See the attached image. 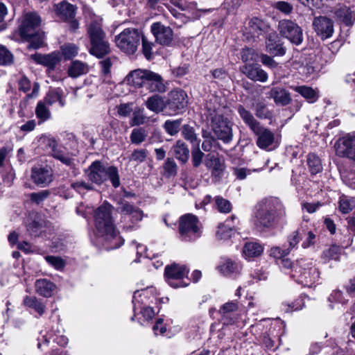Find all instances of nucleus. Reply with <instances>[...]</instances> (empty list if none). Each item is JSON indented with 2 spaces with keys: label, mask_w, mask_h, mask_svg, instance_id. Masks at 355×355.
I'll return each mask as SVG.
<instances>
[{
  "label": "nucleus",
  "mask_w": 355,
  "mask_h": 355,
  "mask_svg": "<svg viewBox=\"0 0 355 355\" xmlns=\"http://www.w3.org/2000/svg\"><path fill=\"white\" fill-rule=\"evenodd\" d=\"M255 209L254 225L261 231L274 228L286 216L285 207L277 198H266L257 203Z\"/></svg>",
  "instance_id": "obj_1"
},
{
  "label": "nucleus",
  "mask_w": 355,
  "mask_h": 355,
  "mask_svg": "<svg viewBox=\"0 0 355 355\" xmlns=\"http://www.w3.org/2000/svg\"><path fill=\"white\" fill-rule=\"evenodd\" d=\"M113 207L109 203H103L96 209L94 214V224L96 234L110 245L107 248H119L123 241L116 229L112 216Z\"/></svg>",
  "instance_id": "obj_2"
},
{
  "label": "nucleus",
  "mask_w": 355,
  "mask_h": 355,
  "mask_svg": "<svg viewBox=\"0 0 355 355\" xmlns=\"http://www.w3.org/2000/svg\"><path fill=\"white\" fill-rule=\"evenodd\" d=\"M40 17L36 13H27L19 28L20 36L30 42L27 46L29 49H37L43 43V34L40 30Z\"/></svg>",
  "instance_id": "obj_3"
},
{
  "label": "nucleus",
  "mask_w": 355,
  "mask_h": 355,
  "mask_svg": "<svg viewBox=\"0 0 355 355\" xmlns=\"http://www.w3.org/2000/svg\"><path fill=\"white\" fill-rule=\"evenodd\" d=\"M207 114L211 120L212 130L217 138L225 144L232 140V125L227 118L225 117L216 108L212 109L211 103L207 104Z\"/></svg>",
  "instance_id": "obj_4"
},
{
  "label": "nucleus",
  "mask_w": 355,
  "mask_h": 355,
  "mask_svg": "<svg viewBox=\"0 0 355 355\" xmlns=\"http://www.w3.org/2000/svg\"><path fill=\"white\" fill-rule=\"evenodd\" d=\"M91 47L89 52L97 58H103L110 53V44L105 38V33L101 25L97 21H92L87 28Z\"/></svg>",
  "instance_id": "obj_5"
},
{
  "label": "nucleus",
  "mask_w": 355,
  "mask_h": 355,
  "mask_svg": "<svg viewBox=\"0 0 355 355\" xmlns=\"http://www.w3.org/2000/svg\"><path fill=\"white\" fill-rule=\"evenodd\" d=\"M291 277L304 286H311L319 278V272L311 261L300 259L295 263Z\"/></svg>",
  "instance_id": "obj_6"
},
{
  "label": "nucleus",
  "mask_w": 355,
  "mask_h": 355,
  "mask_svg": "<svg viewBox=\"0 0 355 355\" xmlns=\"http://www.w3.org/2000/svg\"><path fill=\"white\" fill-rule=\"evenodd\" d=\"M201 224L198 217L192 214L182 216L178 220L180 239L190 242L198 239L202 234Z\"/></svg>",
  "instance_id": "obj_7"
},
{
  "label": "nucleus",
  "mask_w": 355,
  "mask_h": 355,
  "mask_svg": "<svg viewBox=\"0 0 355 355\" xmlns=\"http://www.w3.org/2000/svg\"><path fill=\"white\" fill-rule=\"evenodd\" d=\"M141 33L135 28H125L115 37L116 45L124 53L132 55L137 49Z\"/></svg>",
  "instance_id": "obj_8"
},
{
  "label": "nucleus",
  "mask_w": 355,
  "mask_h": 355,
  "mask_svg": "<svg viewBox=\"0 0 355 355\" xmlns=\"http://www.w3.org/2000/svg\"><path fill=\"white\" fill-rule=\"evenodd\" d=\"M189 270L184 265L173 263L165 268L164 275L168 284L173 288L186 287L189 284L184 281L187 277Z\"/></svg>",
  "instance_id": "obj_9"
},
{
  "label": "nucleus",
  "mask_w": 355,
  "mask_h": 355,
  "mask_svg": "<svg viewBox=\"0 0 355 355\" xmlns=\"http://www.w3.org/2000/svg\"><path fill=\"white\" fill-rule=\"evenodd\" d=\"M277 30L279 34L295 45H300L303 42V32L301 27L290 19L279 21Z\"/></svg>",
  "instance_id": "obj_10"
},
{
  "label": "nucleus",
  "mask_w": 355,
  "mask_h": 355,
  "mask_svg": "<svg viewBox=\"0 0 355 355\" xmlns=\"http://www.w3.org/2000/svg\"><path fill=\"white\" fill-rule=\"evenodd\" d=\"M48 146L51 149V155L53 158L70 168L75 166V155L67 151L65 148L58 145L54 139H49L48 140Z\"/></svg>",
  "instance_id": "obj_11"
},
{
  "label": "nucleus",
  "mask_w": 355,
  "mask_h": 355,
  "mask_svg": "<svg viewBox=\"0 0 355 355\" xmlns=\"http://www.w3.org/2000/svg\"><path fill=\"white\" fill-rule=\"evenodd\" d=\"M336 154L346 157L355 162V135H347L337 140L335 144Z\"/></svg>",
  "instance_id": "obj_12"
},
{
  "label": "nucleus",
  "mask_w": 355,
  "mask_h": 355,
  "mask_svg": "<svg viewBox=\"0 0 355 355\" xmlns=\"http://www.w3.org/2000/svg\"><path fill=\"white\" fill-rule=\"evenodd\" d=\"M24 223L26 232L31 237H38L45 230L46 220L37 213L29 214Z\"/></svg>",
  "instance_id": "obj_13"
},
{
  "label": "nucleus",
  "mask_w": 355,
  "mask_h": 355,
  "mask_svg": "<svg viewBox=\"0 0 355 355\" xmlns=\"http://www.w3.org/2000/svg\"><path fill=\"white\" fill-rule=\"evenodd\" d=\"M150 31L155 41L164 46H168L173 40V31L170 26H165L161 22H155L150 26Z\"/></svg>",
  "instance_id": "obj_14"
},
{
  "label": "nucleus",
  "mask_w": 355,
  "mask_h": 355,
  "mask_svg": "<svg viewBox=\"0 0 355 355\" xmlns=\"http://www.w3.org/2000/svg\"><path fill=\"white\" fill-rule=\"evenodd\" d=\"M312 26L317 35L322 40L329 38L333 35L334 31V22L325 16L314 17Z\"/></svg>",
  "instance_id": "obj_15"
},
{
  "label": "nucleus",
  "mask_w": 355,
  "mask_h": 355,
  "mask_svg": "<svg viewBox=\"0 0 355 355\" xmlns=\"http://www.w3.org/2000/svg\"><path fill=\"white\" fill-rule=\"evenodd\" d=\"M31 179L37 185L47 186L53 180V171L47 166H35L31 170Z\"/></svg>",
  "instance_id": "obj_16"
},
{
  "label": "nucleus",
  "mask_w": 355,
  "mask_h": 355,
  "mask_svg": "<svg viewBox=\"0 0 355 355\" xmlns=\"http://www.w3.org/2000/svg\"><path fill=\"white\" fill-rule=\"evenodd\" d=\"M239 308L238 303L234 301L226 302L220 306L219 313L223 324H232L237 320Z\"/></svg>",
  "instance_id": "obj_17"
},
{
  "label": "nucleus",
  "mask_w": 355,
  "mask_h": 355,
  "mask_svg": "<svg viewBox=\"0 0 355 355\" xmlns=\"http://www.w3.org/2000/svg\"><path fill=\"white\" fill-rule=\"evenodd\" d=\"M107 168L99 161L92 162L87 170L89 180L96 184H103L106 181Z\"/></svg>",
  "instance_id": "obj_18"
},
{
  "label": "nucleus",
  "mask_w": 355,
  "mask_h": 355,
  "mask_svg": "<svg viewBox=\"0 0 355 355\" xmlns=\"http://www.w3.org/2000/svg\"><path fill=\"white\" fill-rule=\"evenodd\" d=\"M187 95L182 89L173 90L168 94L166 107L173 112L183 109L187 104Z\"/></svg>",
  "instance_id": "obj_19"
},
{
  "label": "nucleus",
  "mask_w": 355,
  "mask_h": 355,
  "mask_svg": "<svg viewBox=\"0 0 355 355\" xmlns=\"http://www.w3.org/2000/svg\"><path fill=\"white\" fill-rule=\"evenodd\" d=\"M252 131L257 137L256 144L260 148L267 149L273 144L275 140L274 134L261 124Z\"/></svg>",
  "instance_id": "obj_20"
},
{
  "label": "nucleus",
  "mask_w": 355,
  "mask_h": 355,
  "mask_svg": "<svg viewBox=\"0 0 355 355\" xmlns=\"http://www.w3.org/2000/svg\"><path fill=\"white\" fill-rule=\"evenodd\" d=\"M266 46L267 51L273 56H283L286 53V49L275 32L268 35Z\"/></svg>",
  "instance_id": "obj_21"
},
{
  "label": "nucleus",
  "mask_w": 355,
  "mask_h": 355,
  "mask_svg": "<svg viewBox=\"0 0 355 355\" xmlns=\"http://www.w3.org/2000/svg\"><path fill=\"white\" fill-rule=\"evenodd\" d=\"M205 165L211 171V175L220 178L225 168V162L214 154L209 153L205 159Z\"/></svg>",
  "instance_id": "obj_22"
},
{
  "label": "nucleus",
  "mask_w": 355,
  "mask_h": 355,
  "mask_svg": "<svg viewBox=\"0 0 355 355\" xmlns=\"http://www.w3.org/2000/svg\"><path fill=\"white\" fill-rule=\"evenodd\" d=\"M241 71L248 78L254 81L265 83L268 78L267 73L258 64H245Z\"/></svg>",
  "instance_id": "obj_23"
},
{
  "label": "nucleus",
  "mask_w": 355,
  "mask_h": 355,
  "mask_svg": "<svg viewBox=\"0 0 355 355\" xmlns=\"http://www.w3.org/2000/svg\"><path fill=\"white\" fill-rule=\"evenodd\" d=\"M119 209L121 213L125 218L128 217L133 224L140 222L144 216L142 210L126 201L122 202Z\"/></svg>",
  "instance_id": "obj_24"
},
{
  "label": "nucleus",
  "mask_w": 355,
  "mask_h": 355,
  "mask_svg": "<svg viewBox=\"0 0 355 355\" xmlns=\"http://www.w3.org/2000/svg\"><path fill=\"white\" fill-rule=\"evenodd\" d=\"M77 8L68 3L62 1L54 5V10L58 17L63 21H70L75 18Z\"/></svg>",
  "instance_id": "obj_25"
},
{
  "label": "nucleus",
  "mask_w": 355,
  "mask_h": 355,
  "mask_svg": "<svg viewBox=\"0 0 355 355\" xmlns=\"http://www.w3.org/2000/svg\"><path fill=\"white\" fill-rule=\"evenodd\" d=\"M32 58L38 64L47 67L49 70L55 69L61 60L60 53L54 51L47 55L35 54Z\"/></svg>",
  "instance_id": "obj_26"
},
{
  "label": "nucleus",
  "mask_w": 355,
  "mask_h": 355,
  "mask_svg": "<svg viewBox=\"0 0 355 355\" xmlns=\"http://www.w3.org/2000/svg\"><path fill=\"white\" fill-rule=\"evenodd\" d=\"M149 70L136 69L130 71L125 80L129 85L137 88H144Z\"/></svg>",
  "instance_id": "obj_27"
},
{
  "label": "nucleus",
  "mask_w": 355,
  "mask_h": 355,
  "mask_svg": "<svg viewBox=\"0 0 355 355\" xmlns=\"http://www.w3.org/2000/svg\"><path fill=\"white\" fill-rule=\"evenodd\" d=\"M144 88L150 92H164L166 86L160 75L149 71Z\"/></svg>",
  "instance_id": "obj_28"
},
{
  "label": "nucleus",
  "mask_w": 355,
  "mask_h": 355,
  "mask_svg": "<svg viewBox=\"0 0 355 355\" xmlns=\"http://www.w3.org/2000/svg\"><path fill=\"white\" fill-rule=\"evenodd\" d=\"M217 269L224 276L234 277L241 270V264L230 259H224L217 266Z\"/></svg>",
  "instance_id": "obj_29"
},
{
  "label": "nucleus",
  "mask_w": 355,
  "mask_h": 355,
  "mask_svg": "<svg viewBox=\"0 0 355 355\" xmlns=\"http://www.w3.org/2000/svg\"><path fill=\"white\" fill-rule=\"evenodd\" d=\"M23 304L33 310L37 314V318L42 316L46 311V304L42 300L38 299L35 296L26 295L23 299Z\"/></svg>",
  "instance_id": "obj_30"
},
{
  "label": "nucleus",
  "mask_w": 355,
  "mask_h": 355,
  "mask_svg": "<svg viewBox=\"0 0 355 355\" xmlns=\"http://www.w3.org/2000/svg\"><path fill=\"white\" fill-rule=\"evenodd\" d=\"M334 15L346 26H351L355 21V14L349 7L345 5H339L335 8Z\"/></svg>",
  "instance_id": "obj_31"
},
{
  "label": "nucleus",
  "mask_w": 355,
  "mask_h": 355,
  "mask_svg": "<svg viewBox=\"0 0 355 355\" xmlns=\"http://www.w3.org/2000/svg\"><path fill=\"white\" fill-rule=\"evenodd\" d=\"M237 220V218L232 215L231 217L225 220L224 223H220L218 226L216 231V237L219 239H227L232 236L234 232V226L231 225L230 222L234 223Z\"/></svg>",
  "instance_id": "obj_32"
},
{
  "label": "nucleus",
  "mask_w": 355,
  "mask_h": 355,
  "mask_svg": "<svg viewBox=\"0 0 355 355\" xmlns=\"http://www.w3.org/2000/svg\"><path fill=\"white\" fill-rule=\"evenodd\" d=\"M35 287L37 294L44 297H49L52 295L55 285L49 279H40L36 280Z\"/></svg>",
  "instance_id": "obj_33"
},
{
  "label": "nucleus",
  "mask_w": 355,
  "mask_h": 355,
  "mask_svg": "<svg viewBox=\"0 0 355 355\" xmlns=\"http://www.w3.org/2000/svg\"><path fill=\"white\" fill-rule=\"evenodd\" d=\"M63 91L62 89L58 87L50 89L44 99L43 102H45L48 106L52 105L54 103L58 102L60 107H63L66 103L63 99Z\"/></svg>",
  "instance_id": "obj_34"
},
{
  "label": "nucleus",
  "mask_w": 355,
  "mask_h": 355,
  "mask_svg": "<svg viewBox=\"0 0 355 355\" xmlns=\"http://www.w3.org/2000/svg\"><path fill=\"white\" fill-rule=\"evenodd\" d=\"M236 110L239 114V116L243 121L251 130H253L261 123L254 117L253 114L244 107L242 105H239L236 107Z\"/></svg>",
  "instance_id": "obj_35"
},
{
  "label": "nucleus",
  "mask_w": 355,
  "mask_h": 355,
  "mask_svg": "<svg viewBox=\"0 0 355 355\" xmlns=\"http://www.w3.org/2000/svg\"><path fill=\"white\" fill-rule=\"evenodd\" d=\"M173 154L182 163H186L189 158V149L182 140H178L173 146Z\"/></svg>",
  "instance_id": "obj_36"
},
{
  "label": "nucleus",
  "mask_w": 355,
  "mask_h": 355,
  "mask_svg": "<svg viewBox=\"0 0 355 355\" xmlns=\"http://www.w3.org/2000/svg\"><path fill=\"white\" fill-rule=\"evenodd\" d=\"M270 96L277 104L286 105L291 101L290 93L280 87L272 88L270 91Z\"/></svg>",
  "instance_id": "obj_37"
},
{
  "label": "nucleus",
  "mask_w": 355,
  "mask_h": 355,
  "mask_svg": "<svg viewBox=\"0 0 355 355\" xmlns=\"http://www.w3.org/2000/svg\"><path fill=\"white\" fill-rule=\"evenodd\" d=\"M88 65L79 60L72 61L68 69V74L70 77L77 78L88 72Z\"/></svg>",
  "instance_id": "obj_38"
},
{
  "label": "nucleus",
  "mask_w": 355,
  "mask_h": 355,
  "mask_svg": "<svg viewBox=\"0 0 355 355\" xmlns=\"http://www.w3.org/2000/svg\"><path fill=\"white\" fill-rule=\"evenodd\" d=\"M248 26L250 31L257 36L266 33L270 28L267 22L258 17H252L250 20Z\"/></svg>",
  "instance_id": "obj_39"
},
{
  "label": "nucleus",
  "mask_w": 355,
  "mask_h": 355,
  "mask_svg": "<svg viewBox=\"0 0 355 355\" xmlns=\"http://www.w3.org/2000/svg\"><path fill=\"white\" fill-rule=\"evenodd\" d=\"M293 89L311 103H315L319 98L318 91L308 86H297Z\"/></svg>",
  "instance_id": "obj_40"
},
{
  "label": "nucleus",
  "mask_w": 355,
  "mask_h": 355,
  "mask_svg": "<svg viewBox=\"0 0 355 355\" xmlns=\"http://www.w3.org/2000/svg\"><path fill=\"white\" fill-rule=\"evenodd\" d=\"M49 106L42 101H38L35 107V115L38 119V123L41 124L51 118V113L49 108Z\"/></svg>",
  "instance_id": "obj_41"
},
{
  "label": "nucleus",
  "mask_w": 355,
  "mask_h": 355,
  "mask_svg": "<svg viewBox=\"0 0 355 355\" xmlns=\"http://www.w3.org/2000/svg\"><path fill=\"white\" fill-rule=\"evenodd\" d=\"M146 105L150 110L158 113L166 107V102L161 96L153 95L148 98Z\"/></svg>",
  "instance_id": "obj_42"
},
{
  "label": "nucleus",
  "mask_w": 355,
  "mask_h": 355,
  "mask_svg": "<svg viewBox=\"0 0 355 355\" xmlns=\"http://www.w3.org/2000/svg\"><path fill=\"white\" fill-rule=\"evenodd\" d=\"M263 247L258 243L250 242L245 243L243 247V252L246 257H256L263 252Z\"/></svg>",
  "instance_id": "obj_43"
},
{
  "label": "nucleus",
  "mask_w": 355,
  "mask_h": 355,
  "mask_svg": "<svg viewBox=\"0 0 355 355\" xmlns=\"http://www.w3.org/2000/svg\"><path fill=\"white\" fill-rule=\"evenodd\" d=\"M182 135L192 146L200 144V139L198 137L197 134L193 127L189 125H184L182 128Z\"/></svg>",
  "instance_id": "obj_44"
},
{
  "label": "nucleus",
  "mask_w": 355,
  "mask_h": 355,
  "mask_svg": "<svg viewBox=\"0 0 355 355\" xmlns=\"http://www.w3.org/2000/svg\"><path fill=\"white\" fill-rule=\"evenodd\" d=\"M307 164L310 173L315 175L322 170V165L320 158L314 153H309L307 156Z\"/></svg>",
  "instance_id": "obj_45"
},
{
  "label": "nucleus",
  "mask_w": 355,
  "mask_h": 355,
  "mask_svg": "<svg viewBox=\"0 0 355 355\" xmlns=\"http://www.w3.org/2000/svg\"><path fill=\"white\" fill-rule=\"evenodd\" d=\"M306 235V230L303 227H300L297 229L296 230L292 232L288 236V243L289 247L288 248L290 250L294 248H295L299 242Z\"/></svg>",
  "instance_id": "obj_46"
},
{
  "label": "nucleus",
  "mask_w": 355,
  "mask_h": 355,
  "mask_svg": "<svg viewBox=\"0 0 355 355\" xmlns=\"http://www.w3.org/2000/svg\"><path fill=\"white\" fill-rule=\"evenodd\" d=\"M255 115L261 119H270L272 117V112L270 111L268 105L263 102H258L254 107Z\"/></svg>",
  "instance_id": "obj_47"
},
{
  "label": "nucleus",
  "mask_w": 355,
  "mask_h": 355,
  "mask_svg": "<svg viewBox=\"0 0 355 355\" xmlns=\"http://www.w3.org/2000/svg\"><path fill=\"white\" fill-rule=\"evenodd\" d=\"M148 155V151L145 148L135 149L128 157L130 162H135L137 164L146 161Z\"/></svg>",
  "instance_id": "obj_48"
},
{
  "label": "nucleus",
  "mask_w": 355,
  "mask_h": 355,
  "mask_svg": "<svg viewBox=\"0 0 355 355\" xmlns=\"http://www.w3.org/2000/svg\"><path fill=\"white\" fill-rule=\"evenodd\" d=\"M341 249L336 245H331L327 250H324L322 254V259L325 261L334 259L338 261L340 257Z\"/></svg>",
  "instance_id": "obj_49"
},
{
  "label": "nucleus",
  "mask_w": 355,
  "mask_h": 355,
  "mask_svg": "<svg viewBox=\"0 0 355 355\" xmlns=\"http://www.w3.org/2000/svg\"><path fill=\"white\" fill-rule=\"evenodd\" d=\"M110 180L114 188H117L120 186L119 171L116 166H107L106 171V180Z\"/></svg>",
  "instance_id": "obj_50"
},
{
  "label": "nucleus",
  "mask_w": 355,
  "mask_h": 355,
  "mask_svg": "<svg viewBox=\"0 0 355 355\" xmlns=\"http://www.w3.org/2000/svg\"><path fill=\"white\" fill-rule=\"evenodd\" d=\"M147 137L146 131L141 128H134L130 135V141L132 144L139 145L146 140Z\"/></svg>",
  "instance_id": "obj_51"
},
{
  "label": "nucleus",
  "mask_w": 355,
  "mask_h": 355,
  "mask_svg": "<svg viewBox=\"0 0 355 355\" xmlns=\"http://www.w3.org/2000/svg\"><path fill=\"white\" fill-rule=\"evenodd\" d=\"M355 208V199L349 198L346 196L340 198L339 202V209L343 214H347Z\"/></svg>",
  "instance_id": "obj_52"
},
{
  "label": "nucleus",
  "mask_w": 355,
  "mask_h": 355,
  "mask_svg": "<svg viewBox=\"0 0 355 355\" xmlns=\"http://www.w3.org/2000/svg\"><path fill=\"white\" fill-rule=\"evenodd\" d=\"M61 51L66 59H71L78 54V47L74 44L67 43L61 46Z\"/></svg>",
  "instance_id": "obj_53"
},
{
  "label": "nucleus",
  "mask_w": 355,
  "mask_h": 355,
  "mask_svg": "<svg viewBox=\"0 0 355 355\" xmlns=\"http://www.w3.org/2000/svg\"><path fill=\"white\" fill-rule=\"evenodd\" d=\"M180 124L181 119L173 121L167 120L164 124V128L168 134L173 136L179 132Z\"/></svg>",
  "instance_id": "obj_54"
},
{
  "label": "nucleus",
  "mask_w": 355,
  "mask_h": 355,
  "mask_svg": "<svg viewBox=\"0 0 355 355\" xmlns=\"http://www.w3.org/2000/svg\"><path fill=\"white\" fill-rule=\"evenodd\" d=\"M204 156V153L200 149V144L192 146L191 159L194 167L197 168L201 164Z\"/></svg>",
  "instance_id": "obj_55"
},
{
  "label": "nucleus",
  "mask_w": 355,
  "mask_h": 355,
  "mask_svg": "<svg viewBox=\"0 0 355 355\" xmlns=\"http://www.w3.org/2000/svg\"><path fill=\"white\" fill-rule=\"evenodd\" d=\"M50 195L49 190H42L38 192H33L29 195V198L31 202L40 205Z\"/></svg>",
  "instance_id": "obj_56"
},
{
  "label": "nucleus",
  "mask_w": 355,
  "mask_h": 355,
  "mask_svg": "<svg viewBox=\"0 0 355 355\" xmlns=\"http://www.w3.org/2000/svg\"><path fill=\"white\" fill-rule=\"evenodd\" d=\"M164 170L165 175L168 178L176 175L178 166L173 158H168L166 160L164 164Z\"/></svg>",
  "instance_id": "obj_57"
},
{
  "label": "nucleus",
  "mask_w": 355,
  "mask_h": 355,
  "mask_svg": "<svg viewBox=\"0 0 355 355\" xmlns=\"http://www.w3.org/2000/svg\"><path fill=\"white\" fill-rule=\"evenodd\" d=\"M13 62L12 54L3 46L0 45V64L10 65Z\"/></svg>",
  "instance_id": "obj_58"
},
{
  "label": "nucleus",
  "mask_w": 355,
  "mask_h": 355,
  "mask_svg": "<svg viewBox=\"0 0 355 355\" xmlns=\"http://www.w3.org/2000/svg\"><path fill=\"white\" fill-rule=\"evenodd\" d=\"M202 137L205 139L202 144V148L204 151L209 152L213 148L220 146V144L213 137L207 136L205 132L202 134Z\"/></svg>",
  "instance_id": "obj_59"
},
{
  "label": "nucleus",
  "mask_w": 355,
  "mask_h": 355,
  "mask_svg": "<svg viewBox=\"0 0 355 355\" xmlns=\"http://www.w3.org/2000/svg\"><path fill=\"white\" fill-rule=\"evenodd\" d=\"M147 121L148 118L144 114L143 110H138L133 112L130 124L131 126L140 125L146 123Z\"/></svg>",
  "instance_id": "obj_60"
},
{
  "label": "nucleus",
  "mask_w": 355,
  "mask_h": 355,
  "mask_svg": "<svg viewBox=\"0 0 355 355\" xmlns=\"http://www.w3.org/2000/svg\"><path fill=\"white\" fill-rule=\"evenodd\" d=\"M216 205L220 212L229 213L232 210L230 202L222 197L217 196L215 198Z\"/></svg>",
  "instance_id": "obj_61"
},
{
  "label": "nucleus",
  "mask_w": 355,
  "mask_h": 355,
  "mask_svg": "<svg viewBox=\"0 0 355 355\" xmlns=\"http://www.w3.org/2000/svg\"><path fill=\"white\" fill-rule=\"evenodd\" d=\"M273 8L286 15H290L293 10V5L284 1L275 2Z\"/></svg>",
  "instance_id": "obj_62"
},
{
  "label": "nucleus",
  "mask_w": 355,
  "mask_h": 355,
  "mask_svg": "<svg viewBox=\"0 0 355 355\" xmlns=\"http://www.w3.org/2000/svg\"><path fill=\"white\" fill-rule=\"evenodd\" d=\"M71 187L80 193H82L85 190L92 191L94 189L92 184L86 182L85 181H77L73 182L71 183Z\"/></svg>",
  "instance_id": "obj_63"
},
{
  "label": "nucleus",
  "mask_w": 355,
  "mask_h": 355,
  "mask_svg": "<svg viewBox=\"0 0 355 355\" xmlns=\"http://www.w3.org/2000/svg\"><path fill=\"white\" fill-rule=\"evenodd\" d=\"M290 253V249H282L279 247H273L270 249V255L277 259L282 260Z\"/></svg>",
  "instance_id": "obj_64"
}]
</instances>
